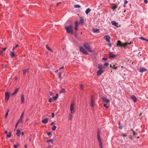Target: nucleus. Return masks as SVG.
<instances>
[{"mask_svg": "<svg viewBox=\"0 0 148 148\" xmlns=\"http://www.w3.org/2000/svg\"><path fill=\"white\" fill-rule=\"evenodd\" d=\"M83 46L86 50L82 47H79L80 51L86 55L88 54L87 51L90 52H92V51L91 49L89 43H84L83 45Z\"/></svg>", "mask_w": 148, "mask_h": 148, "instance_id": "nucleus-1", "label": "nucleus"}, {"mask_svg": "<svg viewBox=\"0 0 148 148\" xmlns=\"http://www.w3.org/2000/svg\"><path fill=\"white\" fill-rule=\"evenodd\" d=\"M97 138L98 142H99V146L100 148H103V144L101 139L100 138L99 131V130L97 132Z\"/></svg>", "mask_w": 148, "mask_h": 148, "instance_id": "nucleus-2", "label": "nucleus"}, {"mask_svg": "<svg viewBox=\"0 0 148 148\" xmlns=\"http://www.w3.org/2000/svg\"><path fill=\"white\" fill-rule=\"evenodd\" d=\"M65 29L67 33H71V34H73V32L72 29V25H70L69 27L66 26L65 27Z\"/></svg>", "mask_w": 148, "mask_h": 148, "instance_id": "nucleus-3", "label": "nucleus"}, {"mask_svg": "<svg viewBox=\"0 0 148 148\" xmlns=\"http://www.w3.org/2000/svg\"><path fill=\"white\" fill-rule=\"evenodd\" d=\"M127 44L128 43H126L122 44L120 40H118L117 41V46H119L121 47H125Z\"/></svg>", "mask_w": 148, "mask_h": 148, "instance_id": "nucleus-4", "label": "nucleus"}, {"mask_svg": "<svg viewBox=\"0 0 148 148\" xmlns=\"http://www.w3.org/2000/svg\"><path fill=\"white\" fill-rule=\"evenodd\" d=\"M74 106V104L73 103H71L70 106V110L71 111V113H73L75 112V110L73 111V109Z\"/></svg>", "mask_w": 148, "mask_h": 148, "instance_id": "nucleus-5", "label": "nucleus"}, {"mask_svg": "<svg viewBox=\"0 0 148 148\" xmlns=\"http://www.w3.org/2000/svg\"><path fill=\"white\" fill-rule=\"evenodd\" d=\"M104 38L105 39L106 41L108 43H110V38L109 36L108 35H106L104 36Z\"/></svg>", "mask_w": 148, "mask_h": 148, "instance_id": "nucleus-6", "label": "nucleus"}, {"mask_svg": "<svg viewBox=\"0 0 148 148\" xmlns=\"http://www.w3.org/2000/svg\"><path fill=\"white\" fill-rule=\"evenodd\" d=\"M10 98L9 93L8 92L5 93V100L6 102H7L9 100Z\"/></svg>", "mask_w": 148, "mask_h": 148, "instance_id": "nucleus-7", "label": "nucleus"}, {"mask_svg": "<svg viewBox=\"0 0 148 148\" xmlns=\"http://www.w3.org/2000/svg\"><path fill=\"white\" fill-rule=\"evenodd\" d=\"M103 72V70L99 69L97 72V74L98 76H100Z\"/></svg>", "mask_w": 148, "mask_h": 148, "instance_id": "nucleus-8", "label": "nucleus"}, {"mask_svg": "<svg viewBox=\"0 0 148 148\" xmlns=\"http://www.w3.org/2000/svg\"><path fill=\"white\" fill-rule=\"evenodd\" d=\"M101 99L103 102L106 103H109L110 101L108 99L104 97H102Z\"/></svg>", "mask_w": 148, "mask_h": 148, "instance_id": "nucleus-9", "label": "nucleus"}, {"mask_svg": "<svg viewBox=\"0 0 148 148\" xmlns=\"http://www.w3.org/2000/svg\"><path fill=\"white\" fill-rule=\"evenodd\" d=\"M131 98L134 103H135L137 101V99L135 96L134 95L132 96Z\"/></svg>", "mask_w": 148, "mask_h": 148, "instance_id": "nucleus-10", "label": "nucleus"}, {"mask_svg": "<svg viewBox=\"0 0 148 148\" xmlns=\"http://www.w3.org/2000/svg\"><path fill=\"white\" fill-rule=\"evenodd\" d=\"M110 54L109 55V57L110 58L112 59L116 57V55L112 54L111 52H110Z\"/></svg>", "mask_w": 148, "mask_h": 148, "instance_id": "nucleus-11", "label": "nucleus"}, {"mask_svg": "<svg viewBox=\"0 0 148 148\" xmlns=\"http://www.w3.org/2000/svg\"><path fill=\"white\" fill-rule=\"evenodd\" d=\"M19 90V88H17L14 91V92L12 93V95L14 96L17 93V92Z\"/></svg>", "mask_w": 148, "mask_h": 148, "instance_id": "nucleus-12", "label": "nucleus"}, {"mask_svg": "<svg viewBox=\"0 0 148 148\" xmlns=\"http://www.w3.org/2000/svg\"><path fill=\"white\" fill-rule=\"evenodd\" d=\"M44 124H46L48 122V119L47 118H45L43 120L41 121Z\"/></svg>", "mask_w": 148, "mask_h": 148, "instance_id": "nucleus-13", "label": "nucleus"}, {"mask_svg": "<svg viewBox=\"0 0 148 148\" xmlns=\"http://www.w3.org/2000/svg\"><path fill=\"white\" fill-rule=\"evenodd\" d=\"M21 103H23L24 102V97L23 95H22L21 96Z\"/></svg>", "mask_w": 148, "mask_h": 148, "instance_id": "nucleus-14", "label": "nucleus"}, {"mask_svg": "<svg viewBox=\"0 0 148 148\" xmlns=\"http://www.w3.org/2000/svg\"><path fill=\"white\" fill-rule=\"evenodd\" d=\"M147 70V69H145L144 68H140L139 71L140 72L143 73L146 71Z\"/></svg>", "mask_w": 148, "mask_h": 148, "instance_id": "nucleus-15", "label": "nucleus"}, {"mask_svg": "<svg viewBox=\"0 0 148 148\" xmlns=\"http://www.w3.org/2000/svg\"><path fill=\"white\" fill-rule=\"evenodd\" d=\"M111 23L112 25H114L115 26H117L118 25V23L116 22L115 21H112Z\"/></svg>", "mask_w": 148, "mask_h": 148, "instance_id": "nucleus-16", "label": "nucleus"}, {"mask_svg": "<svg viewBox=\"0 0 148 148\" xmlns=\"http://www.w3.org/2000/svg\"><path fill=\"white\" fill-rule=\"evenodd\" d=\"M94 101L92 97L91 100V106L92 107H93L94 106Z\"/></svg>", "mask_w": 148, "mask_h": 148, "instance_id": "nucleus-17", "label": "nucleus"}, {"mask_svg": "<svg viewBox=\"0 0 148 148\" xmlns=\"http://www.w3.org/2000/svg\"><path fill=\"white\" fill-rule=\"evenodd\" d=\"M98 66L99 69L100 70H102L104 68V67L101 64H99Z\"/></svg>", "mask_w": 148, "mask_h": 148, "instance_id": "nucleus-18", "label": "nucleus"}, {"mask_svg": "<svg viewBox=\"0 0 148 148\" xmlns=\"http://www.w3.org/2000/svg\"><path fill=\"white\" fill-rule=\"evenodd\" d=\"M17 136H19L20 135V130L18 129L17 130V132L16 133Z\"/></svg>", "mask_w": 148, "mask_h": 148, "instance_id": "nucleus-19", "label": "nucleus"}, {"mask_svg": "<svg viewBox=\"0 0 148 148\" xmlns=\"http://www.w3.org/2000/svg\"><path fill=\"white\" fill-rule=\"evenodd\" d=\"M91 11V10L89 8H87L85 11V13L86 14H88Z\"/></svg>", "mask_w": 148, "mask_h": 148, "instance_id": "nucleus-20", "label": "nucleus"}, {"mask_svg": "<svg viewBox=\"0 0 148 148\" xmlns=\"http://www.w3.org/2000/svg\"><path fill=\"white\" fill-rule=\"evenodd\" d=\"M72 114V113H71L69 114V119L71 121L72 120L73 118V116Z\"/></svg>", "mask_w": 148, "mask_h": 148, "instance_id": "nucleus-21", "label": "nucleus"}, {"mask_svg": "<svg viewBox=\"0 0 148 148\" xmlns=\"http://www.w3.org/2000/svg\"><path fill=\"white\" fill-rule=\"evenodd\" d=\"M46 48L48 50L53 52V50H52V49L49 47L48 45H46Z\"/></svg>", "mask_w": 148, "mask_h": 148, "instance_id": "nucleus-22", "label": "nucleus"}, {"mask_svg": "<svg viewBox=\"0 0 148 148\" xmlns=\"http://www.w3.org/2000/svg\"><path fill=\"white\" fill-rule=\"evenodd\" d=\"M7 135V136L8 138H10L11 137L12 134L10 132H9Z\"/></svg>", "mask_w": 148, "mask_h": 148, "instance_id": "nucleus-23", "label": "nucleus"}, {"mask_svg": "<svg viewBox=\"0 0 148 148\" xmlns=\"http://www.w3.org/2000/svg\"><path fill=\"white\" fill-rule=\"evenodd\" d=\"M110 67L111 68L114 69L116 70L117 69V67L115 66V65H113L112 66L111 65H110Z\"/></svg>", "mask_w": 148, "mask_h": 148, "instance_id": "nucleus-24", "label": "nucleus"}, {"mask_svg": "<svg viewBox=\"0 0 148 148\" xmlns=\"http://www.w3.org/2000/svg\"><path fill=\"white\" fill-rule=\"evenodd\" d=\"M65 92V90L64 89H62L59 91L60 93H64Z\"/></svg>", "mask_w": 148, "mask_h": 148, "instance_id": "nucleus-25", "label": "nucleus"}, {"mask_svg": "<svg viewBox=\"0 0 148 148\" xmlns=\"http://www.w3.org/2000/svg\"><path fill=\"white\" fill-rule=\"evenodd\" d=\"M28 71H29V69H27L26 70H24V71H23V75H25V74L27 72H28Z\"/></svg>", "mask_w": 148, "mask_h": 148, "instance_id": "nucleus-26", "label": "nucleus"}, {"mask_svg": "<svg viewBox=\"0 0 148 148\" xmlns=\"http://www.w3.org/2000/svg\"><path fill=\"white\" fill-rule=\"evenodd\" d=\"M58 94H56V96L53 97V100H56L58 98Z\"/></svg>", "mask_w": 148, "mask_h": 148, "instance_id": "nucleus-27", "label": "nucleus"}, {"mask_svg": "<svg viewBox=\"0 0 148 148\" xmlns=\"http://www.w3.org/2000/svg\"><path fill=\"white\" fill-rule=\"evenodd\" d=\"M9 110H7V112L5 113V118H6L7 117V116L8 115V113H9Z\"/></svg>", "mask_w": 148, "mask_h": 148, "instance_id": "nucleus-28", "label": "nucleus"}, {"mask_svg": "<svg viewBox=\"0 0 148 148\" xmlns=\"http://www.w3.org/2000/svg\"><path fill=\"white\" fill-rule=\"evenodd\" d=\"M80 5L78 4H77L74 5V7L75 8H80Z\"/></svg>", "mask_w": 148, "mask_h": 148, "instance_id": "nucleus-29", "label": "nucleus"}, {"mask_svg": "<svg viewBox=\"0 0 148 148\" xmlns=\"http://www.w3.org/2000/svg\"><path fill=\"white\" fill-rule=\"evenodd\" d=\"M10 56L12 58H13L15 56V54L13 52H12L11 53Z\"/></svg>", "mask_w": 148, "mask_h": 148, "instance_id": "nucleus-30", "label": "nucleus"}, {"mask_svg": "<svg viewBox=\"0 0 148 148\" xmlns=\"http://www.w3.org/2000/svg\"><path fill=\"white\" fill-rule=\"evenodd\" d=\"M57 128V127L56 126H54L52 128L51 130L53 131H55Z\"/></svg>", "mask_w": 148, "mask_h": 148, "instance_id": "nucleus-31", "label": "nucleus"}, {"mask_svg": "<svg viewBox=\"0 0 148 148\" xmlns=\"http://www.w3.org/2000/svg\"><path fill=\"white\" fill-rule=\"evenodd\" d=\"M80 22L81 24H83L84 23V19L82 18L80 19Z\"/></svg>", "mask_w": 148, "mask_h": 148, "instance_id": "nucleus-32", "label": "nucleus"}, {"mask_svg": "<svg viewBox=\"0 0 148 148\" xmlns=\"http://www.w3.org/2000/svg\"><path fill=\"white\" fill-rule=\"evenodd\" d=\"M53 139H50V140H47V141L48 143H49V142H51L52 143L53 141Z\"/></svg>", "mask_w": 148, "mask_h": 148, "instance_id": "nucleus-33", "label": "nucleus"}, {"mask_svg": "<svg viewBox=\"0 0 148 148\" xmlns=\"http://www.w3.org/2000/svg\"><path fill=\"white\" fill-rule=\"evenodd\" d=\"M139 38L140 39L143 40L145 41V40H146V39L144 38H143L142 37H140Z\"/></svg>", "mask_w": 148, "mask_h": 148, "instance_id": "nucleus-34", "label": "nucleus"}, {"mask_svg": "<svg viewBox=\"0 0 148 148\" xmlns=\"http://www.w3.org/2000/svg\"><path fill=\"white\" fill-rule=\"evenodd\" d=\"M98 30H99V29H94L93 30V32L94 33H97Z\"/></svg>", "mask_w": 148, "mask_h": 148, "instance_id": "nucleus-35", "label": "nucleus"}, {"mask_svg": "<svg viewBox=\"0 0 148 148\" xmlns=\"http://www.w3.org/2000/svg\"><path fill=\"white\" fill-rule=\"evenodd\" d=\"M61 74H62V73L61 72L59 73V78L61 79H62Z\"/></svg>", "mask_w": 148, "mask_h": 148, "instance_id": "nucleus-36", "label": "nucleus"}, {"mask_svg": "<svg viewBox=\"0 0 148 148\" xmlns=\"http://www.w3.org/2000/svg\"><path fill=\"white\" fill-rule=\"evenodd\" d=\"M121 136L123 137H125L127 136V135L124 134H121Z\"/></svg>", "mask_w": 148, "mask_h": 148, "instance_id": "nucleus-37", "label": "nucleus"}, {"mask_svg": "<svg viewBox=\"0 0 148 148\" xmlns=\"http://www.w3.org/2000/svg\"><path fill=\"white\" fill-rule=\"evenodd\" d=\"M75 27H78V23L77 21H76L75 22Z\"/></svg>", "mask_w": 148, "mask_h": 148, "instance_id": "nucleus-38", "label": "nucleus"}, {"mask_svg": "<svg viewBox=\"0 0 148 148\" xmlns=\"http://www.w3.org/2000/svg\"><path fill=\"white\" fill-rule=\"evenodd\" d=\"M19 123H18V122H17L16 123V124L15 126V128L16 129L17 127L18 126V125L19 124Z\"/></svg>", "mask_w": 148, "mask_h": 148, "instance_id": "nucleus-39", "label": "nucleus"}, {"mask_svg": "<svg viewBox=\"0 0 148 148\" xmlns=\"http://www.w3.org/2000/svg\"><path fill=\"white\" fill-rule=\"evenodd\" d=\"M104 65L105 66H108L109 65V63L108 62H106L104 64Z\"/></svg>", "mask_w": 148, "mask_h": 148, "instance_id": "nucleus-40", "label": "nucleus"}, {"mask_svg": "<svg viewBox=\"0 0 148 148\" xmlns=\"http://www.w3.org/2000/svg\"><path fill=\"white\" fill-rule=\"evenodd\" d=\"M104 107H105L106 108H108V106H107V105L106 104H104L103 105Z\"/></svg>", "mask_w": 148, "mask_h": 148, "instance_id": "nucleus-41", "label": "nucleus"}, {"mask_svg": "<svg viewBox=\"0 0 148 148\" xmlns=\"http://www.w3.org/2000/svg\"><path fill=\"white\" fill-rule=\"evenodd\" d=\"M22 121V118H20V119H19L18 121L17 122H18V123H19L20 122H21Z\"/></svg>", "mask_w": 148, "mask_h": 148, "instance_id": "nucleus-42", "label": "nucleus"}, {"mask_svg": "<svg viewBox=\"0 0 148 148\" xmlns=\"http://www.w3.org/2000/svg\"><path fill=\"white\" fill-rule=\"evenodd\" d=\"M24 114V112H23L21 114V116H20V118H22L23 117Z\"/></svg>", "mask_w": 148, "mask_h": 148, "instance_id": "nucleus-43", "label": "nucleus"}, {"mask_svg": "<svg viewBox=\"0 0 148 148\" xmlns=\"http://www.w3.org/2000/svg\"><path fill=\"white\" fill-rule=\"evenodd\" d=\"M83 85L82 84H81L80 85V88L82 90L83 89Z\"/></svg>", "mask_w": 148, "mask_h": 148, "instance_id": "nucleus-44", "label": "nucleus"}, {"mask_svg": "<svg viewBox=\"0 0 148 148\" xmlns=\"http://www.w3.org/2000/svg\"><path fill=\"white\" fill-rule=\"evenodd\" d=\"M117 8V6L116 5H115L113 7L112 9H115Z\"/></svg>", "mask_w": 148, "mask_h": 148, "instance_id": "nucleus-45", "label": "nucleus"}, {"mask_svg": "<svg viewBox=\"0 0 148 148\" xmlns=\"http://www.w3.org/2000/svg\"><path fill=\"white\" fill-rule=\"evenodd\" d=\"M51 116L52 118H53L54 117L55 114L54 113H51Z\"/></svg>", "mask_w": 148, "mask_h": 148, "instance_id": "nucleus-46", "label": "nucleus"}, {"mask_svg": "<svg viewBox=\"0 0 148 148\" xmlns=\"http://www.w3.org/2000/svg\"><path fill=\"white\" fill-rule=\"evenodd\" d=\"M144 2L145 3H148V1L147 0H144Z\"/></svg>", "mask_w": 148, "mask_h": 148, "instance_id": "nucleus-47", "label": "nucleus"}, {"mask_svg": "<svg viewBox=\"0 0 148 148\" xmlns=\"http://www.w3.org/2000/svg\"><path fill=\"white\" fill-rule=\"evenodd\" d=\"M51 134V132H48L47 133V135L48 136H50Z\"/></svg>", "mask_w": 148, "mask_h": 148, "instance_id": "nucleus-48", "label": "nucleus"}, {"mask_svg": "<svg viewBox=\"0 0 148 148\" xmlns=\"http://www.w3.org/2000/svg\"><path fill=\"white\" fill-rule=\"evenodd\" d=\"M3 54V51H0V55L2 56Z\"/></svg>", "mask_w": 148, "mask_h": 148, "instance_id": "nucleus-49", "label": "nucleus"}, {"mask_svg": "<svg viewBox=\"0 0 148 148\" xmlns=\"http://www.w3.org/2000/svg\"><path fill=\"white\" fill-rule=\"evenodd\" d=\"M52 101V99H51V98H50L49 100V102H51Z\"/></svg>", "mask_w": 148, "mask_h": 148, "instance_id": "nucleus-50", "label": "nucleus"}, {"mask_svg": "<svg viewBox=\"0 0 148 148\" xmlns=\"http://www.w3.org/2000/svg\"><path fill=\"white\" fill-rule=\"evenodd\" d=\"M49 93L50 96H52L53 95V93L51 92L50 91Z\"/></svg>", "mask_w": 148, "mask_h": 148, "instance_id": "nucleus-51", "label": "nucleus"}, {"mask_svg": "<svg viewBox=\"0 0 148 148\" xmlns=\"http://www.w3.org/2000/svg\"><path fill=\"white\" fill-rule=\"evenodd\" d=\"M124 2H125L124 4H127L128 3V1L127 0H125L124 1Z\"/></svg>", "mask_w": 148, "mask_h": 148, "instance_id": "nucleus-52", "label": "nucleus"}, {"mask_svg": "<svg viewBox=\"0 0 148 148\" xmlns=\"http://www.w3.org/2000/svg\"><path fill=\"white\" fill-rule=\"evenodd\" d=\"M102 60L104 61H106L107 60V59L105 58H103Z\"/></svg>", "mask_w": 148, "mask_h": 148, "instance_id": "nucleus-53", "label": "nucleus"}, {"mask_svg": "<svg viewBox=\"0 0 148 148\" xmlns=\"http://www.w3.org/2000/svg\"><path fill=\"white\" fill-rule=\"evenodd\" d=\"M136 134L135 133L134 131H133V135L134 136H136Z\"/></svg>", "mask_w": 148, "mask_h": 148, "instance_id": "nucleus-54", "label": "nucleus"}, {"mask_svg": "<svg viewBox=\"0 0 148 148\" xmlns=\"http://www.w3.org/2000/svg\"><path fill=\"white\" fill-rule=\"evenodd\" d=\"M119 128L120 129H122V126L121 125V126H119Z\"/></svg>", "mask_w": 148, "mask_h": 148, "instance_id": "nucleus-55", "label": "nucleus"}, {"mask_svg": "<svg viewBox=\"0 0 148 148\" xmlns=\"http://www.w3.org/2000/svg\"><path fill=\"white\" fill-rule=\"evenodd\" d=\"M64 68V66H62V67H61L59 69V70H61V69H63V68Z\"/></svg>", "mask_w": 148, "mask_h": 148, "instance_id": "nucleus-56", "label": "nucleus"}, {"mask_svg": "<svg viewBox=\"0 0 148 148\" xmlns=\"http://www.w3.org/2000/svg\"><path fill=\"white\" fill-rule=\"evenodd\" d=\"M109 43V47H111L112 46V44H111L110 42V43Z\"/></svg>", "mask_w": 148, "mask_h": 148, "instance_id": "nucleus-57", "label": "nucleus"}, {"mask_svg": "<svg viewBox=\"0 0 148 148\" xmlns=\"http://www.w3.org/2000/svg\"><path fill=\"white\" fill-rule=\"evenodd\" d=\"M14 148H17V146L16 145H14Z\"/></svg>", "mask_w": 148, "mask_h": 148, "instance_id": "nucleus-58", "label": "nucleus"}, {"mask_svg": "<svg viewBox=\"0 0 148 148\" xmlns=\"http://www.w3.org/2000/svg\"><path fill=\"white\" fill-rule=\"evenodd\" d=\"M55 123L53 122H52L51 123V125H53Z\"/></svg>", "mask_w": 148, "mask_h": 148, "instance_id": "nucleus-59", "label": "nucleus"}, {"mask_svg": "<svg viewBox=\"0 0 148 148\" xmlns=\"http://www.w3.org/2000/svg\"><path fill=\"white\" fill-rule=\"evenodd\" d=\"M75 30H77V27H75Z\"/></svg>", "mask_w": 148, "mask_h": 148, "instance_id": "nucleus-60", "label": "nucleus"}, {"mask_svg": "<svg viewBox=\"0 0 148 148\" xmlns=\"http://www.w3.org/2000/svg\"><path fill=\"white\" fill-rule=\"evenodd\" d=\"M5 134H8V133L7 131H5Z\"/></svg>", "mask_w": 148, "mask_h": 148, "instance_id": "nucleus-61", "label": "nucleus"}, {"mask_svg": "<svg viewBox=\"0 0 148 148\" xmlns=\"http://www.w3.org/2000/svg\"><path fill=\"white\" fill-rule=\"evenodd\" d=\"M6 49H7L6 48V47L5 48H4L3 49V51H5V50Z\"/></svg>", "mask_w": 148, "mask_h": 148, "instance_id": "nucleus-62", "label": "nucleus"}, {"mask_svg": "<svg viewBox=\"0 0 148 148\" xmlns=\"http://www.w3.org/2000/svg\"><path fill=\"white\" fill-rule=\"evenodd\" d=\"M21 134L22 136H23V135L24 134L23 132H22Z\"/></svg>", "mask_w": 148, "mask_h": 148, "instance_id": "nucleus-63", "label": "nucleus"}, {"mask_svg": "<svg viewBox=\"0 0 148 148\" xmlns=\"http://www.w3.org/2000/svg\"><path fill=\"white\" fill-rule=\"evenodd\" d=\"M15 78V79H16V80H17L18 78V77L16 76Z\"/></svg>", "mask_w": 148, "mask_h": 148, "instance_id": "nucleus-64", "label": "nucleus"}]
</instances>
